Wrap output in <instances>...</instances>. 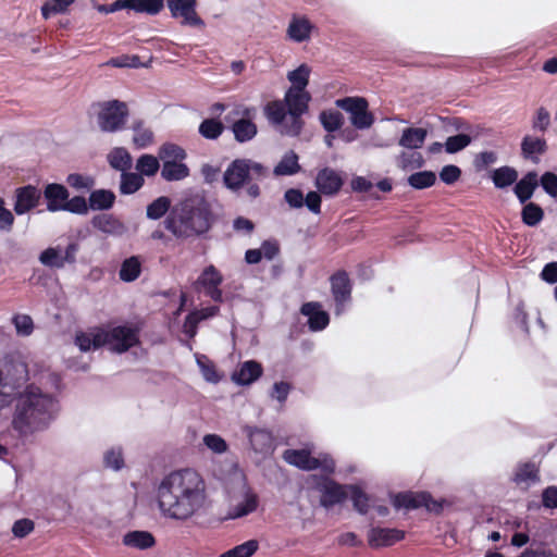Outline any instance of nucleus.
Listing matches in <instances>:
<instances>
[{"label":"nucleus","instance_id":"obj_8","mask_svg":"<svg viewBox=\"0 0 557 557\" xmlns=\"http://www.w3.org/2000/svg\"><path fill=\"white\" fill-rule=\"evenodd\" d=\"M283 458L287 463L305 471L321 470L330 474L335 470V461L327 454H319L313 457L307 449H287L284 451Z\"/></svg>","mask_w":557,"mask_h":557},{"label":"nucleus","instance_id":"obj_56","mask_svg":"<svg viewBox=\"0 0 557 557\" xmlns=\"http://www.w3.org/2000/svg\"><path fill=\"white\" fill-rule=\"evenodd\" d=\"M75 0H52V2H46L41 7V14L45 20H48L53 14L64 13L66 12L67 8L74 2Z\"/></svg>","mask_w":557,"mask_h":557},{"label":"nucleus","instance_id":"obj_34","mask_svg":"<svg viewBox=\"0 0 557 557\" xmlns=\"http://www.w3.org/2000/svg\"><path fill=\"white\" fill-rule=\"evenodd\" d=\"M189 175L188 166L178 161L171 160L164 161L161 168V177L168 182L181 181Z\"/></svg>","mask_w":557,"mask_h":557},{"label":"nucleus","instance_id":"obj_43","mask_svg":"<svg viewBox=\"0 0 557 557\" xmlns=\"http://www.w3.org/2000/svg\"><path fill=\"white\" fill-rule=\"evenodd\" d=\"M224 131V125L221 121L215 119L203 120L198 128L199 134L209 140L218 139Z\"/></svg>","mask_w":557,"mask_h":557},{"label":"nucleus","instance_id":"obj_9","mask_svg":"<svg viewBox=\"0 0 557 557\" xmlns=\"http://www.w3.org/2000/svg\"><path fill=\"white\" fill-rule=\"evenodd\" d=\"M26 381V366L16 363L0 369V410L11 405L18 389Z\"/></svg>","mask_w":557,"mask_h":557},{"label":"nucleus","instance_id":"obj_32","mask_svg":"<svg viewBox=\"0 0 557 557\" xmlns=\"http://www.w3.org/2000/svg\"><path fill=\"white\" fill-rule=\"evenodd\" d=\"M298 159L295 151L290 150L286 152L275 165L273 174L275 176H290L297 174L301 169Z\"/></svg>","mask_w":557,"mask_h":557},{"label":"nucleus","instance_id":"obj_17","mask_svg":"<svg viewBox=\"0 0 557 557\" xmlns=\"http://www.w3.org/2000/svg\"><path fill=\"white\" fill-rule=\"evenodd\" d=\"M331 289L336 305L335 313L339 315L351 296V283L345 271H339L331 276Z\"/></svg>","mask_w":557,"mask_h":557},{"label":"nucleus","instance_id":"obj_21","mask_svg":"<svg viewBox=\"0 0 557 557\" xmlns=\"http://www.w3.org/2000/svg\"><path fill=\"white\" fill-rule=\"evenodd\" d=\"M300 312L308 318V327L311 332H320L330 323V315L322 309V305L317 301L305 302Z\"/></svg>","mask_w":557,"mask_h":557},{"label":"nucleus","instance_id":"obj_55","mask_svg":"<svg viewBox=\"0 0 557 557\" xmlns=\"http://www.w3.org/2000/svg\"><path fill=\"white\" fill-rule=\"evenodd\" d=\"M347 492L351 497L355 509L360 513H366L369 507L368 496L355 485H347Z\"/></svg>","mask_w":557,"mask_h":557},{"label":"nucleus","instance_id":"obj_28","mask_svg":"<svg viewBox=\"0 0 557 557\" xmlns=\"http://www.w3.org/2000/svg\"><path fill=\"white\" fill-rule=\"evenodd\" d=\"M258 507V496L250 488H245L243 498L237 504H234L228 511L231 519H237L245 517L253 511Z\"/></svg>","mask_w":557,"mask_h":557},{"label":"nucleus","instance_id":"obj_1","mask_svg":"<svg viewBox=\"0 0 557 557\" xmlns=\"http://www.w3.org/2000/svg\"><path fill=\"white\" fill-rule=\"evenodd\" d=\"M207 485L195 470L186 468L166 474L157 487V504L162 517L186 521L207 504Z\"/></svg>","mask_w":557,"mask_h":557},{"label":"nucleus","instance_id":"obj_6","mask_svg":"<svg viewBox=\"0 0 557 557\" xmlns=\"http://www.w3.org/2000/svg\"><path fill=\"white\" fill-rule=\"evenodd\" d=\"M97 124L103 133H116L125 127L128 117V107L117 99L100 101L91 106Z\"/></svg>","mask_w":557,"mask_h":557},{"label":"nucleus","instance_id":"obj_48","mask_svg":"<svg viewBox=\"0 0 557 557\" xmlns=\"http://www.w3.org/2000/svg\"><path fill=\"white\" fill-rule=\"evenodd\" d=\"M258 547L259 544L256 540H249L224 552L219 557H251L257 552Z\"/></svg>","mask_w":557,"mask_h":557},{"label":"nucleus","instance_id":"obj_59","mask_svg":"<svg viewBox=\"0 0 557 557\" xmlns=\"http://www.w3.org/2000/svg\"><path fill=\"white\" fill-rule=\"evenodd\" d=\"M62 211H69L77 214H85L88 211L87 202L84 197L75 196L66 200Z\"/></svg>","mask_w":557,"mask_h":557},{"label":"nucleus","instance_id":"obj_57","mask_svg":"<svg viewBox=\"0 0 557 557\" xmlns=\"http://www.w3.org/2000/svg\"><path fill=\"white\" fill-rule=\"evenodd\" d=\"M471 143V137L467 134H458L455 136H449L445 141V150L448 153H456L462 149H465L467 146H469Z\"/></svg>","mask_w":557,"mask_h":557},{"label":"nucleus","instance_id":"obj_4","mask_svg":"<svg viewBox=\"0 0 557 557\" xmlns=\"http://www.w3.org/2000/svg\"><path fill=\"white\" fill-rule=\"evenodd\" d=\"M212 215L209 203L199 197L190 198L181 203L164 222L177 238H188L207 233L211 226Z\"/></svg>","mask_w":557,"mask_h":557},{"label":"nucleus","instance_id":"obj_37","mask_svg":"<svg viewBox=\"0 0 557 557\" xmlns=\"http://www.w3.org/2000/svg\"><path fill=\"white\" fill-rule=\"evenodd\" d=\"M513 481L516 484L527 487L539 481V469L535 463L527 462L519 465L516 469Z\"/></svg>","mask_w":557,"mask_h":557},{"label":"nucleus","instance_id":"obj_12","mask_svg":"<svg viewBox=\"0 0 557 557\" xmlns=\"http://www.w3.org/2000/svg\"><path fill=\"white\" fill-rule=\"evenodd\" d=\"M79 250L77 243H70L64 249L61 246L48 247L39 256V262L51 269H63L66 263L74 264Z\"/></svg>","mask_w":557,"mask_h":557},{"label":"nucleus","instance_id":"obj_7","mask_svg":"<svg viewBox=\"0 0 557 557\" xmlns=\"http://www.w3.org/2000/svg\"><path fill=\"white\" fill-rule=\"evenodd\" d=\"M257 109L243 103H236L225 115V122L234 135L236 141L244 144L252 140L257 133L258 127L253 122Z\"/></svg>","mask_w":557,"mask_h":557},{"label":"nucleus","instance_id":"obj_39","mask_svg":"<svg viewBox=\"0 0 557 557\" xmlns=\"http://www.w3.org/2000/svg\"><path fill=\"white\" fill-rule=\"evenodd\" d=\"M128 10L148 15L158 14L164 7V0H126Z\"/></svg>","mask_w":557,"mask_h":557},{"label":"nucleus","instance_id":"obj_50","mask_svg":"<svg viewBox=\"0 0 557 557\" xmlns=\"http://www.w3.org/2000/svg\"><path fill=\"white\" fill-rule=\"evenodd\" d=\"M436 176L431 171H422L411 174L408 184L416 189H423L434 185Z\"/></svg>","mask_w":557,"mask_h":557},{"label":"nucleus","instance_id":"obj_16","mask_svg":"<svg viewBox=\"0 0 557 557\" xmlns=\"http://www.w3.org/2000/svg\"><path fill=\"white\" fill-rule=\"evenodd\" d=\"M393 505L396 508L417 509L425 507L429 511H440L442 505L434 500L429 493H400L393 499Z\"/></svg>","mask_w":557,"mask_h":557},{"label":"nucleus","instance_id":"obj_22","mask_svg":"<svg viewBox=\"0 0 557 557\" xmlns=\"http://www.w3.org/2000/svg\"><path fill=\"white\" fill-rule=\"evenodd\" d=\"M344 184L342 175L331 169L324 168L320 170L315 177V187L325 196L336 195Z\"/></svg>","mask_w":557,"mask_h":557},{"label":"nucleus","instance_id":"obj_64","mask_svg":"<svg viewBox=\"0 0 557 557\" xmlns=\"http://www.w3.org/2000/svg\"><path fill=\"white\" fill-rule=\"evenodd\" d=\"M543 189L550 196H557V175L546 172L541 178Z\"/></svg>","mask_w":557,"mask_h":557},{"label":"nucleus","instance_id":"obj_62","mask_svg":"<svg viewBox=\"0 0 557 557\" xmlns=\"http://www.w3.org/2000/svg\"><path fill=\"white\" fill-rule=\"evenodd\" d=\"M550 123V114L545 108H540L533 119L532 127L536 131L545 132Z\"/></svg>","mask_w":557,"mask_h":557},{"label":"nucleus","instance_id":"obj_40","mask_svg":"<svg viewBox=\"0 0 557 557\" xmlns=\"http://www.w3.org/2000/svg\"><path fill=\"white\" fill-rule=\"evenodd\" d=\"M492 181L496 188H506L518 180V172L510 166H500L493 171Z\"/></svg>","mask_w":557,"mask_h":557},{"label":"nucleus","instance_id":"obj_19","mask_svg":"<svg viewBox=\"0 0 557 557\" xmlns=\"http://www.w3.org/2000/svg\"><path fill=\"white\" fill-rule=\"evenodd\" d=\"M41 199V191L33 185L18 187L15 190L14 212L23 215L35 209Z\"/></svg>","mask_w":557,"mask_h":557},{"label":"nucleus","instance_id":"obj_58","mask_svg":"<svg viewBox=\"0 0 557 557\" xmlns=\"http://www.w3.org/2000/svg\"><path fill=\"white\" fill-rule=\"evenodd\" d=\"M202 442L214 454H223L227 450V444L220 435L207 434Z\"/></svg>","mask_w":557,"mask_h":557},{"label":"nucleus","instance_id":"obj_42","mask_svg":"<svg viewBox=\"0 0 557 557\" xmlns=\"http://www.w3.org/2000/svg\"><path fill=\"white\" fill-rule=\"evenodd\" d=\"M144 182L140 174L125 171L121 174L120 191L123 195H132L141 188Z\"/></svg>","mask_w":557,"mask_h":557},{"label":"nucleus","instance_id":"obj_36","mask_svg":"<svg viewBox=\"0 0 557 557\" xmlns=\"http://www.w3.org/2000/svg\"><path fill=\"white\" fill-rule=\"evenodd\" d=\"M141 273V260L138 256L126 258L120 268V280L126 283L134 282Z\"/></svg>","mask_w":557,"mask_h":557},{"label":"nucleus","instance_id":"obj_63","mask_svg":"<svg viewBox=\"0 0 557 557\" xmlns=\"http://www.w3.org/2000/svg\"><path fill=\"white\" fill-rule=\"evenodd\" d=\"M284 199L290 208L299 209L304 206V194L299 189H287L284 194Z\"/></svg>","mask_w":557,"mask_h":557},{"label":"nucleus","instance_id":"obj_41","mask_svg":"<svg viewBox=\"0 0 557 557\" xmlns=\"http://www.w3.org/2000/svg\"><path fill=\"white\" fill-rule=\"evenodd\" d=\"M319 120L327 133L339 131L344 124V116L337 110H324L320 113Z\"/></svg>","mask_w":557,"mask_h":557},{"label":"nucleus","instance_id":"obj_29","mask_svg":"<svg viewBox=\"0 0 557 557\" xmlns=\"http://www.w3.org/2000/svg\"><path fill=\"white\" fill-rule=\"evenodd\" d=\"M123 545L139 550L151 548L156 544L152 533L143 530L129 531L122 539Z\"/></svg>","mask_w":557,"mask_h":557},{"label":"nucleus","instance_id":"obj_51","mask_svg":"<svg viewBox=\"0 0 557 557\" xmlns=\"http://www.w3.org/2000/svg\"><path fill=\"white\" fill-rule=\"evenodd\" d=\"M104 466L114 471H119L124 467V456L121 447H112L103 455Z\"/></svg>","mask_w":557,"mask_h":557},{"label":"nucleus","instance_id":"obj_14","mask_svg":"<svg viewBox=\"0 0 557 557\" xmlns=\"http://www.w3.org/2000/svg\"><path fill=\"white\" fill-rule=\"evenodd\" d=\"M166 4L172 17L181 18V25L200 28L206 26L196 11L197 0H166Z\"/></svg>","mask_w":557,"mask_h":557},{"label":"nucleus","instance_id":"obj_20","mask_svg":"<svg viewBox=\"0 0 557 557\" xmlns=\"http://www.w3.org/2000/svg\"><path fill=\"white\" fill-rule=\"evenodd\" d=\"M314 28V25L308 17L293 15L286 29V37L296 44L307 42L311 39Z\"/></svg>","mask_w":557,"mask_h":557},{"label":"nucleus","instance_id":"obj_15","mask_svg":"<svg viewBox=\"0 0 557 557\" xmlns=\"http://www.w3.org/2000/svg\"><path fill=\"white\" fill-rule=\"evenodd\" d=\"M251 449L263 457L271 455L275 449L273 434L263 428L245 425L243 429Z\"/></svg>","mask_w":557,"mask_h":557},{"label":"nucleus","instance_id":"obj_26","mask_svg":"<svg viewBox=\"0 0 557 557\" xmlns=\"http://www.w3.org/2000/svg\"><path fill=\"white\" fill-rule=\"evenodd\" d=\"M404 532L397 529L373 528L369 531L368 542L372 547L389 546L400 541Z\"/></svg>","mask_w":557,"mask_h":557},{"label":"nucleus","instance_id":"obj_10","mask_svg":"<svg viewBox=\"0 0 557 557\" xmlns=\"http://www.w3.org/2000/svg\"><path fill=\"white\" fill-rule=\"evenodd\" d=\"M336 107L349 113L351 125L356 129H368L374 123V116L369 111V103L363 97H345L337 99Z\"/></svg>","mask_w":557,"mask_h":557},{"label":"nucleus","instance_id":"obj_11","mask_svg":"<svg viewBox=\"0 0 557 557\" xmlns=\"http://www.w3.org/2000/svg\"><path fill=\"white\" fill-rule=\"evenodd\" d=\"M313 488L320 493V504L329 509L342 504L348 496L347 486L341 485L326 476H312Z\"/></svg>","mask_w":557,"mask_h":557},{"label":"nucleus","instance_id":"obj_54","mask_svg":"<svg viewBox=\"0 0 557 557\" xmlns=\"http://www.w3.org/2000/svg\"><path fill=\"white\" fill-rule=\"evenodd\" d=\"M159 157L163 160V162L168 160L178 162L186 158V152L177 145L165 144L160 148Z\"/></svg>","mask_w":557,"mask_h":557},{"label":"nucleus","instance_id":"obj_33","mask_svg":"<svg viewBox=\"0 0 557 557\" xmlns=\"http://www.w3.org/2000/svg\"><path fill=\"white\" fill-rule=\"evenodd\" d=\"M107 161L110 166L122 173L128 171L132 168V156L123 147L113 148L107 156Z\"/></svg>","mask_w":557,"mask_h":557},{"label":"nucleus","instance_id":"obj_25","mask_svg":"<svg viewBox=\"0 0 557 557\" xmlns=\"http://www.w3.org/2000/svg\"><path fill=\"white\" fill-rule=\"evenodd\" d=\"M262 366L255 361L248 360L238 366L232 374V381L237 385H250L262 375Z\"/></svg>","mask_w":557,"mask_h":557},{"label":"nucleus","instance_id":"obj_31","mask_svg":"<svg viewBox=\"0 0 557 557\" xmlns=\"http://www.w3.org/2000/svg\"><path fill=\"white\" fill-rule=\"evenodd\" d=\"M537 184L535 172H529L516 184L513 191L521 203H524L533 196Z\"/></svg>","mask_w":557,"mask_h":557},{"label":"nucleus","instance_id":"obj_38","mask_svg":"<svg viewBox=\"0 0 557 557\" xmlns=\"http://www.w3.org/2000/svg\"><path fill=\"white\" fill-rule=\"evenodd\" d=\"M88 201L92 210H109L114 205L115 195L111 190L97 189L89 195Z\"/></svg>","mask_w":557,"mask_h":557},{"label":"nucleus","instance_id":"obj_47","mask_svg":"<svg viewBox=\"0 0 557 557\" xmlns=\"http://www.w3.org/2000/svg\"><path fill=\"white\" fill-rule=\"evenodd\" d=\"M160 169V163L157 157L152 154H143L138 158L136 170L138 174L146 176H153Z\"/></svg>","mask_w":557,"mask_h":557},{"label":"nucleus","instance_id":"obj_5","mask_svg":"<svg viewBox=\"0 0 557 557\" xmlns=\"http://www.w3.org/2000/svg\"><path fill=\"white\" fill-rule=\"evenodd\" d=\"M268 174V169L259 162L251 159H236L226 168L223 182L226 188L233 193H239L247 183L245 195L249 199H256L260 196V187L251 181L263 180Z\"/></svg>","mask_w":557,"mask_h":557},{"label":"nucleus","instance_id":"obj_3","mask_svg":"<svg viewBox=\"0 0 557 557\" xmlns=\"http://www.w3.org/2000/svg\"><path fill=\"white\" fill-rule=\"evenodd\" d=\"M311 96L306 90L288 88L283 100H274L263 108L268 122L282 135L295 137L302 129V114L308 111Z\"/></svg>","mask_w":557,"mask_h":557},{"label":"nucleus","instance_id":"obj_27","mask_svg":"<svg viewBox=\"0 0 557 557\" xmlns=\"http://www.w3.org/2000/svg\"><path fill=\"white\" fill-rule=\"evenodd\" d=\"M44 197L47 201L48 211H62L69 198V191L63 185L52 183L46 186Z\"/></svg>","mask_w":557,"mask_h":557},{"label":"nucleus","instance_id":"obj_49","mask_svg":"<svg viewBox=\"0 0 557 557\" xmlns=\"http://www.w3.org/2000/svg\"><path fill=\"white\" fill-rule=\"evenodd\" d=\"M134 137L133 143L138 148H145L149 146L153 140V134L149 128L144 127L141 121L133 124Z\"/></svg>","mask_w":557,"mask_h":557},{"label":"nucleus","instance_id":"obj_23","mask_svg":"<svg viewBox=\"0 0 557 557\" xmlns=\"http://www.w3.org/2000/svg\"><path fill=\"white\" fill-rule=\"evenodd\" d=\"M106 329L90 327L86 331L77 332L75 335V345L81 351L96 350L106 345Z\"/></svg>","mask_w":557,"mask_h":557},{"label":"nucleus","instance_id":"obj_53","mask_svg":"<svg viewBox=\"0 0 557 557\" xmlns=\"http://www.w3.org/2000/svg\"><path fill=\"white\" fill-rule=\"evenodd\" d=\"M12 323L17 335L29 336L34 331V322L30 315L16 313L12 317Z\"/></svg>","mask_w":557,"mask_h":557},{"label":"nucleus","instance_id":"obj_44","mask_svg":"<svg viewBox=\"0 0 557 557\" xmlns=\"http://www.w3.org/2000/svg\"><path fill=\"white\" fill-rule=\"evenodd\" d=\"M310 69L306 64L299 65L296 70L290 71L287 75L288 81L292 83L289 88L297 90H306L309 83Z\"/></svg>","mask_w":557,"mask_h":557},{"label":"nucleus","instance_id":"obj_60","mask_svg":"<svg viewBox=\"0 0 557 557\" xmlns=\"http://www.w3.org/2000/svg\"><path fill=\"white\" fill-rule=\"evenodd\" d=\"M518 557H557V555L544 545H532L525 548Z\"/></svg>","mask_w":557,"mask_h":557},{"label":"nucleus","instance_id":"obj_30","mask_svg":"<svg viewBox=\"0 0 557 557\" xmlns=\"http://www.w3.org/2000/svg\"><path fill=\"white\" fill-rule=\"evenodd\" d=\"M428 136V131L422 127H408L405 128L399 138V146L414 150L423 146Z\"/></svg>","mask_w":557,"mask_h":557},{"label":"nucleus","instance_id":"obj_18","mask_svg":"<svg viewBox=\"0 0 557 557\" xmlns=\"http://www.w3.org/2000/svg\"><path fill=\"white\" fill-rule=\"evenodd\" d=\"M223 282V275L212 264L206 267L196 281V285L203 288L207 296L214 301H222V290L220 285Z\"/></svg>","mask_w":557,"mask_h":557},{"label":"nucleus","instance_id":"obj_52","mask_svg":"<svg viewBox=\"0 0 557 557\" xmlns=\"http://www.w3.org/2000/svg\"><path fill=\"white\" fill-rule=\"evenodd\" d=\"M170 199L168 197H159L147 207V218L158 220L162 218L170 208Z\"/></svg>","mask_w":557,"mask_h":557},{"label":"nucleus","instance_id":"obj_2","mask_svg":"<svg viewBox=\"0 0 557 557\" xmlns=\"http://www.w3.org/2000/svg\"><path fill=\"white\" fill-rule=\"evenodd\" d=\"M60 410L58 399L30 385L17 399L12 425L21 435L27 436L49 426Z\"/></svg>","mask_w":557,"mask_h":557},{"label":"nucleus","instance_id":"obj_35","mask_svg":"<svg viewBox=\"0 0 557 557\" xmlns=\"http://www.w3.org/2000/svg\"><path fill=\"white\" fill-rule=\"evenodd\" d=\"M521 150L524 158L537 161L539 156L546 151V141L543 138L525 136L521 143Z\"/></svg>","mask_w":557,"mask_h":557},{"label":"nucleus","instance_id":"obj_24","mask_svg":"<svg viewBox=\"0 0 557 557\" xmlns=\"http://www.w3.org/2000/svg\"><path fill=\"white\" fill-rule=\"evenodd\" d=\"M91 225L99 232L113 237H122L127 233V226L117 218L109 213L97 214Z\"/></svg>","mask_w":557,"mask_h":557},{"label":"nucleus","instance_id":"obj_61","mask_svg":"<svg viewBox=\"0 0 557 557\" xmlns=\"http://www.w3.org/2000/svg\"><path fill=\"white\" fill-rule=\"evenodd\" d=\"M35 524L29 519H20L14 522L12 532L15 537L22 539L33 532Z\"/></svg>","mask_w":557,"mask_h":557},{"label":"nucleus","instance_id":"obj_13","mask_svg":"<svg viewBox=\"0 0 557 557\" xmlns=\"http://www.w3.org/2000/svg\"><path fill=\"white\" fill-rule=\"evenodd\" d=\"M104 329L107 335L104 346H108L112 351L125 352L139 342L138 332L133 327L120 325Z\"/></svg>","mask_w":557,"mask_h":557},{"label":"nucleus","instance_id":"obj_45","mask_svg":"<svg viewBox=\"0 0 557 557\" xmlns=\"http://www.w3.org/2000/svg\"><path fill=\"white\" fill-rule=\"evenodd\" d=\"M543 218L544 212L542 208L534 202L527 203L521 211L522 222L528 226H536Z\"/></svg>","mask_w":557,"mask_h":557},{"label":"nucleus","instance_id":"obj_46","mask_svg":"<svg viewBox=\"0 0 557 557\" xmlns=\"http://www.w3.org/2000/svg\"><path fill=\"white\" fill-rule=\"evenodd\" d=\"M195 357L203 379L210 383H218L221 377L218 374L213 362L205 355L196 354Z\"/></svg>","mask_w":557,"mask_h":557}]
</instances>
